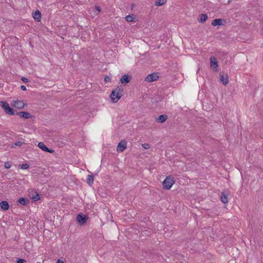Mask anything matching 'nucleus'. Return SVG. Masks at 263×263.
<instances>
[{"label": "nucleus", "mask_w": 263, "mask_h": 263, "mask_svg": "<svg viewBox=\"0 0 263 263\" xmlns=\"http://www.w3.org/2000/svg\"><path fill=\"white\" fill-rule=\"evenodd\" d=\"M123 91V89L119 86H118L115 89H114L111 94L110 95V97L111 99V101L114 103H116L118 101V100L121 98L122 96V92Z\"/></svg>", "instance_id": "1"}, {"label": "nucleus", "mask_w": 263, "mask_h": 263, "mask_svg": "<svg viewBox=\"0 0 263 263\" xmlns=\"http://www.w3.org/2000/svg\"><path fill=\"white\" fill-rule=\"evenodd\" d=\"M174 183L175 180L174 178L171 176H168L162 182V185L164 189L170 190Z\"/></svg>", "instance_id": "2"}, {"label": "nucleus", "mask_w": 263, "mask_h": 263, "mask_svg": "<svg viewBox=\"0 0 263 263\" xmlns=\"http://www.w3.org/2000/svg\"><path fill=\"white\" fill-rule=\"evenodd\" d=\"M88 217L83 214H79L76 217V220L78 221V222L82 225L85 223L88 219Z\"/></svg>", "instance_id": "3"}, {"label": "nucleus", "mask_w": 263, "mask_h": 263, "mask_svg": "<svg viewBox=\"0 0 263 263\" xmlns=\"http://www.w3.org/2000/svg\"><path fill=\"white\" fill-rule=\"evenodd\" d=\"M25 105L26 104L22 100H14L12 101V103L13 107L18 109L23 108Z\"/></svg>", "instance_id": "4"}, {"label": "nucleus", "mask_w": 263, "mask_h": 263, "mask_svg": "<svg viewBox=\"0 0 263 263\" xmlns=\"http://www.w3.org/2000/svg\"><path fill=\"white\" fill-rule=\"evenodd\" d=\"M127 146V143L125 140H121L118 144L117 147V151L118 152H123Z\"/></svg>", "instance_id": "5"}, {"label": "nucleus", "mask_w": 263, "mask_h": 263, "mask_svg": "<svg viewBox=\"0 0 263 263\" xmlns=\"http://www.w3.org/2000/svg\"><path fill=\"white\" fill-rule=\"evenodd\" d=\"M220 80L221 83L223 85H226L228 84L229 80H228V76L227 73H224L223 72H220L219 73Z\"/></svg>", "instance_id": "6"}, {"label": "nucleus", "mask_w": 263, "mask_h": 263, "mask_svg": "<svg viewBox=\"0 0 263 263\" xmlns=\"http://www.w3.org/2000/svg\"><path fill=\"white\" fill-rule=\"evenodd\" d=\"M226 23V21L224 19L222 18H216L214 19L211 23V25L213 26H222Z\"/></svg>", "instance_id": "7"}, {"label": "nucleus", "mask_w": 263, "mask_h": 263, "mask_svg": "<svg viewBox=\"0 0 263 263\" xmlns=\"http://www.w3.org/2000/svg\"><path fill=\"white\" fill-rule=\"evenodd\" d=\"M37 146L40 148L44 152H48L50 153H52L54 152V150L47 147L43 142H39Z\"/></svg>", "instance_id": "8"}, {"label": "nucleus", "mask_w": 263, "mask_h": 263, "mask_svg": "<svg viewBox=\"0 0 263 263\" xmlns=\"http://www.w3.org/2000/svg\"><path fill=\"white\" fill-rule=\"evenodd\" d=\"M158 78L156 73H153L148 74L145 79V81L148 82H154Z\"/></svg>", "instance_id": "9"}, {"label": "nucleus", "mask_w": 263, "mask_h": 263, "mask_svg": "<svg viewBox=\"0 0 263 263\" xmlns=\"http://www.w3.org/2000/svg\"><path fill=\"white\" fill-rule=\"evenodd\" d=\"M132 77L128 74H124L123 75L121 78L120 79V82L122 84L124 83H128L130 82Z\"/></svg>", "instance_id": "10"}, {"label": "nucleus", "mask_w": 263, "mask_h": 263, "mask_svg": "<svg viewBox=\"0 0 263 263\" xmlns=\"http://www.w3.org/2000/svg\"><path fill=\"white\" fill-rule=\"evenodd\" d=\"M16 115H18L21 117V118L25 119H29L31 117L30 114L27 111H20V112L16 111Z\"/></svg>", "instance_id": "11"}, {"label": "nucleus", "mask_w": 263, "mask_h": 263, "mask_svg": "<svg viewBox=\"0 0 263 263\" xmlns=\"http://www.w3.org/2000/svg\"><path fill=\"white\" fill-rule=\"evenodd\" d=\"M229 193L227 191L223 192L221 193L220 199L222 202L224 203H226L228 202V196Z\"/></svg>", "instance_id": "12"}, {"label": "nucleus", "mask_w": 263, "mask_h": 263, "mask_svg": "<svg viewBox=\"0 0 263 263\" xmlns=\"http://www.w3.org/2000/svg\"><path fill=\"white\" fill-rule=\"evenodd\" d=\"M210 65L211 67L213 68H216L218 66V63L216 59L214 57L210 58Z\"/></svg>", "instance_id": "13"}, {"label": "nucleus", "mask_w": 263, "mask_h": 263, "mask_svg": "<svg viewBox=\"0 0 263 263\" xmlns=\"http://www.w3.org/2000/svg\"><path fill=\"white\" fill-rule=\"evenodd\" d=\"M167 119V116L166 115H162L159 116L156 119V121L158 123H162L164 122Z\"/></svg>", "instance_id": "14"}, {"label": "nucleus", "mask_w": 263, "mask_h": 263, "mask_svg": "<svg viewBox=\"0 0 263 263\" xmlns=\"http://www.w3.org/2000/svg\"><path fill=\"white\" fill-rule=\"evenodd\" d=\"M1 208L4 211H7L9 208V203L7 201H2L0 202Z\"/></svg>", "instance_id": "15"}, {"label": "nucleus", "mask_w": 263, "mask_h": 263, "mask_svg": "<svg viewBox=\"0 0 263 263\" xmlns=\"http://www.w3.org/2000/svg\"><path fill=\"white\" fill-rule=\"evenodd\" d=\"M208 17L206 14H201L198 17V22L203 23L206 21Z\"/></svg>", "instance_id": "16"}, {"label": "nucleus", "mask_w": 263, "mask_h": 263, "mask_svg": "<svg viewBox=\"0 0 263 263\" xmlns=\"http://www.w3.org/2000/svg\"><path fill=\"white\" fill-rule=\"evenodd\" d=\"M33 17L35 20H36L37 22L40 21V18L41 17V12L39 10L35 11L33 13Z\"/></svg>", "instance_id": "17"}, {"label": "nucleus", "mask_w": 263, "mask_h": 263, "mask_svg": "<svg viewBox=\"0 0 263 263\" xmlns=\"http://www.w3.org/2000/svg\"><path fill=\"white\" fill-rule=\"evenodd\" d=\"M17 202L23 205H26L29 203V200L27 198L22 197L18 200Z\"/></svg>", "instance_id": "18"}, {"label": "nucleus", "mask_w": 263, "mask_h": 263, "mask_svg": "<svg viewBox=\"0 0 263 263\" xmlns=\"http://www.w3.org/2000/svg\"><path fill=\"white\" fill-rule=\"evenodd\" d=\"M7 114L9 115H16V111H15L12 108H11L10 106L7 108L6 111H5Z\"/></svg>", "instance_id": "19"}, {"label": "nucleus", "mask_w": 263, "mask_h": 263, "mask_svg": "<svg viewBox=\"0 0 263 263\" xmlns=\"http://www.w3.org/2000/svg\"><path fill=\"white\" fill-rule=\"evenodd\" d=\"M125 20L127 22H135L136 17L133 14H129L125 17Z\"/></svg>", "instance_id": "20"}, {"label": "nucleus", "mask_w": 263, "mask_h": 263, "mask_svg": "<svg viewBox=\"0 0 263 263\" xmlns=\"http://www.w3.org/2000/svg\"><path fill=\"white\" fill-rule=\"evenodd\" d=\"M0 105L4 109L5 111H6L7 108L10 106L7 102L4 101H0Z\"/></svg>", "instance_id": "21"}, {"label": "nucleus", "mask_w": 263, "mask_h": 263, "mask_svg": "<svg viewBox=\"0 0 263 263\" xmlns=\"http://www.w3.org/2000/svg\"><path fill=\"white\" fill-rule=\"evenodd\" d=\"M93 177L92 175H88L87 177V182L88 184L91 185L93 182Z\"/></svg>", "instance_id": "22"}, {"label": "nucleus", "mask_w": 263, "mask_h": 263, "mask_svg": "<svg viewBox=\"0 0 263 263\" xmlns=\"http://www.w3.org/2000/svg\"><path fill=\"white\" fill-rule=\"evenodd\" d=\"M166 2V0H157L155 2L156 6H160L163 5Z\"/></svg>", "instance_id": "23"}, {"label": "nucleus", "mask_w": 263, "mask_h": 263, "mask_svg": "<svg viewBox=\"0 0 263 263\" xmlns=\"http://www.w3.org/2000/svg\"><path fill=\"white\" fill-rule=\"evenodd\" d=\"M20 167L23 170H26L29 167V165L27 163H24L20 165Z\"/></svg>", "instance_id": "24"}, {"label": "nucleus", "mask_w": 263, "mask_h": 263, "mask_svg": "<svg viewBox=\"0 0 263 263\" xmlns=\"http://www.w3.org/2000/svg\"><path fill=\"white\" fill-rule=\"evenodd\" d=\"M32 199H33L34 201H36L39 200L40 199V196L39 194L37 193V194H36V195L35 196H33V197H32Z\"/></svg>", "instance_id": "25"}, {"label": "nucleus", "mask_w": 263, "mask_h": 263, "mask_svg": "<svg viewBox=\"0 0 263 263\" xmlns=\"http://www.w3.org/2000/svg\"><path fill=\"white\" fill-rule=\"evenodd\" d=\"M17 263H26V260L22 258H18V259L16 261Z\"/></svg>", "instance_id": "26"}, {"label": "nucleus", "mask_w": 263, "mask_h": 263, "mask_svg": "<svg viewBox=\"0 0 263 263\" xmlns=\"http://www.w3.org/2000/svg\"><path fill=\"white\" fill-rule=\"evenodd\" d=\"M5 167L8 169L11 167V164L9 162H6L4 164Z\"/></svg>", "instance_id": "27"}, {"label": "nucleus", "mask_w": 263, "mask_h": 263, "mask_svg": "<svg viewBox=\"0 0 263 263\" xmlns=\"http://www.w3.org/2000/svg\"><path fill=\"white\" fill-rule=\"evenodd\" d=\"M104 81L106 82H109L111 81V78L108 76H106L104 77Z\"/></svg>", "instance_id": "28"}, {"label": "nucleus", "mask_w": 263, "mask_h": 263, "mask_svg": "<svg viewBox=\"0 0 263 263\" xmlns=\"http://www.w3.org/2000/svg\"><path fill=\"white\" fill-rule=\"evenodd\" d=\"M142 147L144 149H148L150 148V145L147 143H144V144H142Z\"/></svg>", "instance_id": "29"}, {"label": "nucleus", "mask_w": 263, "mask_h": 263, "mask_svg": "<svg viewBox=\"0 0 263 263\" xmlns=\"http://www.w3.org/2000/svg\"><path fill=\"white\" fill-rule=\"evenodd\" d=\"M23 144V142L22 141H17V142H15L14 143V145L15 146H20L22 145Z\"/></svg>", "instance_id": "30"}, {"label": "nucleus", "mask_w": 263, "mask_h": 263, "mask_svg": "<svg viewBox=\"0 0 263 263\" xmlns=\"http://www.w3.org/2000/svg\"><path fill=\"white\" fill-rule=\"evenodd\" d=\"M21 80L24 82V83H27L29 81H28V79L26 78H25V77H23Z\"/></svg>", "instance_id": "31"}, {"label": "nucleus", "mask_w": 263, "mask_h": 263, "mask_svg": "<svg viewBox=\"0 0 263 263\" xmlns=\"http://www.w3.org/2000/svg\"><path fill=\"white\" fill-rule=\"evenodd\" d=\"M21 89L22 90L25 91V90H26V86H24V85H22V86H21Z\"/></svg>", "instance_id": "32"}, {"label": "nucleus", "mask_w": 263, "mask_h": 263, "mask_svg": "<svg viewBox=\"0 0 263 263\" xmlns=\"http://www.w3.org/2000/svg\"><path fill=\"white\" fill-rule=\"evenodd\" d=\"M95 8H96V10H97L98 11H99V12L101 11V9L100 8V7L96 6Z\"/></svg>", "instance_id": "33"}, {"label": "nucleus", "mask_w": 263, "mask_h": 263, "mask_svg": "<svg viewBox=\"0 0 263 263\" xmlns=\"http://www.w3.org/2000/svg\"><path fill=\"white\" fill-rule=\"evenodd\" d=\"M57 263H65L64 261L59 259L57 261Z\"/></svg>", "instance_id": "34"}, {"label": "nucleus", "mask_w": 263, "mask_h": 263, "mask_svg": "<svg viewBox=\"0 0 263 263\" xmlns=\"http://www.w3.org/2000/svg\"><path fill=\"white\" fill-rule=\"evenodd\" d=\"M232 2V0H229L228 1V3H230Z\"/></svg>", "instance_id": "35"}]
</instances>
